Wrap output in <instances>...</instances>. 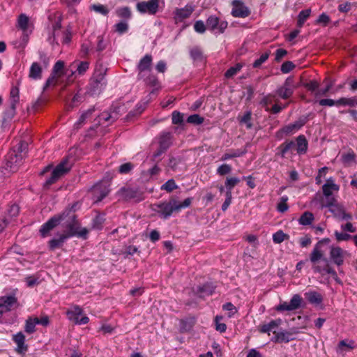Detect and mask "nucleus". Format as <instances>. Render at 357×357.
Returning <instances> with one entry per match:
<instances>
[{"instance_id":"nucleus-1","label":"nucleus","mask_w":357,"mask_h":357,"mask_svg":"<svg viewBox=\"0 0 357 357\" xmlns=\"http://www.w3.org/2000/svg\"><path fill=\"white\" fill-rule=\"evenodd\" d=\"M68 215V218L63 223L67 229L66 233L58 234V237L51 239L48 243L49 249L52 251L61 248L68 238L76 235L84 236L88 232L86 229L78 231L79 225L76 219L75 214L69 213Z\"/></svg>"},{"instance_id":"nucleus-2","label":"nucleus","mask_w":357,"mask_h":357,"mask_svg":"<svg viewBox=\"0 0 357 357\" xmlns=\"http://www.w3.org/2000/svg\"><path fill=\"white\" fill-rule=\"evenodd\" d=\"M72 166L73 162L69 158H63L52 170L51 176L46 180L44 184L45 187H49L68 174Z\"/></svg>"},{"instance_id":"nucleus-3","label":"nucleus","mask_w":357,"mask_h":357,"mask_svg":"<svg viewBox=\"0 0 357 357\" xmlns=\"http://www.w3.org/2000/svg\"><path fill=\"white\" fill-rule=\"evenodd\" d=\"M75 214L73 210V206L70 208L66 209L62 214L58 216H54L50 218L47 222L44 223L40 229V233L43 237H45L48 235L49 232L56 227L61 222H66L68 218V214Z\"/></svg>"},{"instance_id":"nucleus-4","label":"nucleus","mask_w":357,"mask_h":357,"mask_svg":"<svg viewBox=\"0 0 357 357\" xmlns=\"http://www.w3.org/2000/svg\"><path fill=\"white\" fill-rule=\"evenodd\" d=\"M322 206L328 208V211L338 220H349L352 219V215L346 213L344 207L338 204L335 198H328Z\"/></svg>"},{"instance_id":"nucleus-5","label":"nucleus","mask_w":357,"mask_h":357,"mask_svg":"<svg viewBox=\"0 0 357 357\" xmlns=\"http://www.w3.org/2000/svg\"><path fill=\"white\" fill-rule=\"evenodd\" d=\"M153 207V210L160 214L162 218L167 219L172 215L173 212H177L176 199L171 198L168 202L154 204Z\"/></svg>"},{"instance_id":"nucleus-6","label":"nucleus","mask_w":357,"mask_h":357,"mask_svg":"<svg viewBox=\"0 0 357 357\" xmlns=\"http://www.w3.org/2000/svg\"><path fill=\"white\" fill-rule=\"evenodd\" d=\"M106 68L100 67L95 70L91 86L93 93H100L106 85L105 73Z\"/></svg>"},{"instance_id":"nucleus-7","label":"nucleus","mask_w":357,"mask_h":357,"mask_svg":"<svg viewBox=\"0 0 357 357\" xmlns=\"http://www.w3.org/2000/svg\"><path fill=\"white\" fill-rule=\"evenodd\" d=\"M109 186L110 184L108 181H102L93 186L91 192L95 203L101 202L107 196L110 192Z\"/></svg>"},{"instance_id":"nucleus-8","label":"nucleus","mask_w":357,"mask_h":357,"mask_svg":"<svg viewBox=\"0 0 357 357\" xmlns=\"http://www.w3.org/2000/svg\"><path fill=\"white\" fill-rule=\"evenodd\" d=\"M83 314V310L79 305H73L66 311L68 319L77 325H84L89 323V318L84 315L79 319V316Z\"/></svg>"},{"instance_id":"nucleus-9","label":"nucleus","mask_w":357,"mask_h":357,"mask_svg":"<svg viewBox=\"0 0 357 357\" xmlns=\"http://www.w3.org/2000/svg\"><path fill=\"white\" fill-rule=\"evenodd\" d=\"M119 199L123 200L135 199L137 202L142 200V193L137 188L123 186L116 192Z\"/></svg>"},{"instance_id":"nucleus-10","label":"nucleus","mask_w":357,"mask_h":357,"mask_svg":"<svg viewBox=\"0 0 357 357\" xmlns=\"http://www.w3.org/2000/svg\"><path fill=\"white\" fill-rule=\"evenodd\" d=\"M24 155L18 154L16 149H12L8 154L6 159V168L10 172H16L22 164Z\"/></svg>"},{"instance_id":"nucleus-11","label":"nucleus","mask_w":357,"mask_h":357,"mask_svg":"<svg viewBox=\"0 0 357 357\" xmlns=\"http://www.w3.org/2000/svg\"><path fill=\"white\" fill-rule=\"evenodd\" d=\"M302 302L301 296L299 294H294L289 303L287 302L280 303L276 306L275 310L278 312L296 310L301 307Z\"/></svg>"},{"instance_id":"nucleus-12","label":"nucleus","mask_w":357,"mask_h":357,"mask_svg":"<svg viewBox=\"0 0 357 357\" xmlns=\"http://www.w3.org/2000/svg\"><path fill=\"white\" fill-rule=\"evenodd\" d=\"M159 7V0H149L138 2L136 5L137 10L140 13H149V15H155Z\"/></svg>"},{"instance_id":"nucleus-13","label":"nucleus","mask_w":357,"mask_h":357,"mask_svg":"<svg viewBox=\"0 0 357 357\" xmlns=\"http://www.w3.org/2000/svg\"><path fill=\"white\" fill-rule=\"evenodd\" d=\"M307 121V117H301L294 123L289 124L281 128L277 132V135L278 136L280 135L282 137L283 135H289L294 134L295 132L301 129L306 123Z\"/></svg>"},{"instance_id":"nucleus-14","label":"nucleus","mask_w":357,"mask_h":357,"mask_svg":"<svg viewBox=\"0 0 357 357\" xmlns=\"http://www.w3.org/2000/svg\"><path fill=\"white\" fill-rule=\"evenodd\" d=\"M294 93V79L289 77L286 79L282 86L279 87L276 93L282 99H287L290 98Z\"/></svg>"},{"instance_id":"nucleus-15","label":"nucleus","mask_w":357,"mask_h":357,"mask_svg":"<svg viewBox=\"0 0 357 357\" xmlns=\"http://www.w3.org/2000/svg\"><path fill=\"white\" fill-rule=\"evenodd\" d=\"M228 25L226 21H220L219 18L214 15H211L206 20V26L211 31L218 29L219 33H222Z\"/></svg>"},{"instance_id":"nucleus-16","label":"nucleus","mask_w":357,"mask_h":357,"mask_svg":"<svg viewBox=\"0 0 357 357\" xmlns=\"http://www.w3.org/2000/svg\"><path fill=\"white\" fill-rule=\"evenodd\" d=\"M231 15L235 17H246L250 15V10L241 0L232 1Z\"/></svg>"},{"instance_id":"nucleus-17","label":"nucleus","mask_w":357,"mask_h":357,"mask_svg":"<svg viewBox=\"0 0 357 357\" xmlns=\"http://www.w3.org/2000/svg\"><path fill=\"white\" fill-rule=\"evenodd\" d=\"M151 63L152 56L150 54H146L143 58L140 59L137 65L139 79H144V73L149 72L151 70Z\"/></svg>"},{"instance_id":"nucleus-18","label":"nucleus","mask_w":357,"mask_h":357,"mask_svg":"<svg viewBox=\"0 0 357 357\" xmlns=\"http://www.w3.org/2000/svg\"><path fill=\"white\" fill-rule=\"evenodd\" d=\"M17 303V298L14 296H1L0 297V311L3 314L9 312Z\"/></svg>"},{"instance_id":"nucleus-19","label":"nucleus","mask_w":357,"mask_h":357,"mask_svg":"<svg viewBox=\"0 0 357 357\" xmlns=\"http://www.w3.org/2000/svg\"><path fill=\"white\" fill-rule=\"evenodd\" d=\"M193 11L194 7L190 4L182 8H176L174 11V20L176 22H181L190 17Z\"/></svg>"},{"instance_id":"nucleus-20","label":"nucleus","mask_w":357,"mask_h":357,"mask_svg":"<svg viewBox=\"0 0 357 357\" xmlns=\"http://www.w3.org/2000/svg\"><path fill=\"white\" fill-rule=\"evenodd\" d=\"M296 144L294 141H285L278 147V152L281 158H285L289 154H293V150L295 149Z\"/></svg>"},{"instance_id":"nucleus-21","label":"nucleus","mask_w":357,"mask_h":357,"mask_svg":"<svg viewBox=\"0 0 357 357\" xmlns=\"http://www.w3.org/2000/svg\"><path fill=\"white\" fill-rule=\"evenodd\" d=\"M344 252L340 247H332L330 252V257L334 264L341 266L344 263Z\"/></svg>"},{"instance_id":"nucleus-22","label":"nucleus","mask_w":357,"mask_h":357,"mask_svg":"<svg viewBox=\"0 0 357 357\" xmlns=\"http://www.w3.org/2000/svg\"><path fill=\"white\" fill-rule=\"evenodd\" d=\"M324 195L326 197V201L328 198H333L331 197L333 191H338L339 186L335 183L333 178L327 179L326 183L322 186Z\"/></svg>"},{"instance_id":"nucleus-23","label":"nucleus","mask_w":357,"mask_h":357,"mask_svg":"<svg viewBox=\"0 0 357 357\" xmlns=\"http://www.w3.org/2000/svg\"><path fill=\"white\" fill-rule=\"evenodd\" d=\"M13 340L17 344L16 351L22 354L27 351L28 347L24 344L25 336L22 332H19L13 335Z\"/></svg>"},{"instance_id":"nucleus-24","label":"nucleus","mask_w":357,"mask_h":357,"mask_svg":"<svg viewBox=\"0 0 357 357\" xmlns=\"http://www.w3.org/2000/svg\"><path fill=\"white\" fill-rule=\"evenodd\" d=\"M20 211V208L16 204H13L9 206L7 210V215L2 220L3 225L0 223V231L3 229V228L8 224L10 220L12 218L16 217Z\"/></svg>"},{"instance_id":"nucleus-25","label":"nucleus","mask_w":357,"mask_h":357,"mask_svg":"<svg viewBox=\"0 0 357 357\" xmlns=\"http://www.w3.org/2000/svg\"><path fill=\"white\" fill-rule=\"evenodd\" d=\"M281 323L282 320L280 319L272 320L268 324L261 325L259 331L261 333L269 334L270 332H273L274 334H276L275 329L278 328Z\"/></svg>"},{"instance_id":"nucleus-26","label":"nucleus","mask_w":357,"mask_h":357,"mask_svg":"<svg viewBox=\"0 0 357 357\" xmlns=\"http://www.w3.org/2000/svg\"><path fill=\"white\" fill-rule=\"evenodd\" d=\"M304 295L305 298L312 305H319L323 302V296L316 291H308Z\"/></svg>"},{"instance_id":"nucleus-27","label":"nucleus","mask_w":357,"mask_h":357,"mask_svg":"<svg viewBox=\"0 0 357 357\" xmlns=\"http://www.w3.org/2000/svg\"><path fill=\"white\" fill-rule=\"evenodd\" d=\"M296 146L297 153L299 155H302L306 153L307 150L308 143L303 135H301L296 137Z\"/></svg>"},{"instance_id":"nucleus-28","label":"nucleus","mask_w":357,"mask_h":357,"mask_svg":"<svg viewBox=\"0 0 357 357\" xmlns=\"http://www.w3.org/2000/svg\"><path fill=\"white\" fill-rule=\"evenodd\" d=\"M215 290V287L211 283H206L197 287L196 294L199 297H204L211 295Z\"/></svg>"},{"instance_id":"nucleus-29","label":"nucleus","mask_w":357,"mask_h":357,"mask_svg":"<svg viewBox=\"0 0 357 357\" xmlns=\"http://www.w3.org/2000/svg\"><path fill=\"white\" fill-rule=\"evenodd\" d=\"M29 77L33 79H40L42 77V68L37 63L33 62L29 70Z\"/></svg>"},{"instance_id":"nucleus-30","label":"nucleus","mask_w":357,"mask_h":357,"mask_svg":"<svg viewBox=\"0 0 357 357\" xmlns=\"http://www.w3.org/2000/svg\"><path fill=\"white\" fill-rule=\"evenodd\" d=\"M159 146L163 150H167L172 144V135L170 132H162L159 137Z\"/></svg>"},{"instance_id":"nucleus-31","label":"nucleus","mask_w":357,"mask_h":357,"mask_svg":"<svg viewBox=\"0 0 357 357\" xmlns=\"http://www.w3.org/2000/svg\"><path fill=\"white\" fill-rule=\"evenodd\" d=\"M323 252L321 250L320 243H317L312 251L310 259L312 263L314 264H317V262L323 259Z\"/></svg>"},{"instance_id":"nucleus-32","label":"nucleus","mask_w":357,"mask_h":357,"mask_svg":"<svg viewBox=\"0 0 357 357\" xmlns=\"http://www.w3.org/2000/svg\"><path fill=\"white\" fill-rule=\"evenodd\" d=\"M93 112L94 109L91 108L82 113L78 121L75 123V128L79 129L85 123L86 120L91 116Z\"/></svg>"},{"instance_id":"nucleus-33","label":"nucleus","mask_w":357,"mask_h":357,"mask_svg":"<svg viewBox=\"0 0 357 357\" xmlns=\"http://www.w3.org/2000/svg\"><path fill=\"white\" fill-rule=\"evenodd\" d=\"M245 153V151H242L239 149L237 150H229L228 152L224 153L221 157L222 161L228 160L229 159L242 156Z\"/></svg>"},{"instance_id":"nucleus-34","label":"nucleus","mask_w":357,"mask_h":357,"mask_svg":"<svg viewBox=\"0 0 357 357\" xmlns=\"http://www.w3.org/2000/svg\"><path fill=\"white\" fill-rule=\"evenodd\" d=\"M36 325L37 321L35 320V317H29L25 322L24 331L29 334L33 333L36 331Z\"/></svg>"},{"instance_id":"nucleus-35","label":"nucleus","mask_w":357,"mask_h":357,"mask_svg":"<svg viewBox=\"0 0 357 357\" xmlns=\"http://www.w3.org/2000/svg\"><path fill=\"white\" fill-rule=\"evenodd\" d=\"M343 105V106H350L354 107L357 105V98H341L337 100V106Z\"/></svg>"},{"instance_id":"nucleus-36","label":"nucleus","mask_w":357,"mask_h":357,"mask_svg":"<svg viewBox=\"0 0 357 357\" xmlns=\"http://www.w3.org/2000/svg\"><path fill=\"white\" fill-rule=\"evenodd\" d=\"M311 9L301 10L298 16V26L302 27L306 20L310 17Z\"/></svg>"},{"instance_id":"nucleus-37","label":"nucleus","mask_w":357,"mask_h":357,"mask_svg":"<svg viewBox=\"0 0 357 357\" xmlns=\"http://www.w3.org/2000/svg\"><path fill=\"white\" fill-rule=\"evenodd\" d=\"M314 220L313 214L310 212H305L299 218V223L302 225H309Z\"/></svg>"},{"instance_id":"nucleus-38","label":"nucleus","mask_w":357,"mask_h":357,"mask_svg":"<svg viewBox=\"0 0 357 357\" xmlns=\"http://www.w3.org/2000/svg\"><path fill=\"white\" fill-rule=\"evenodd\" d=\"M72 66H74L75 68H77V72L79 75H83L89 69V63L88 61H81L76 64V63L74 62L72 63Z\"/></svg>"},{"instance_id":"nucleus-39","label":"nucleus","mask_w":357,"mask_h":357,"mask_svg":"<svg viewBox=\"0 0 357 357\" xmlns=\"http://www.w3.org/2000/svg\"><path fill=\"white\" fill-rule=\"evenodd\" d=\"M239 182L240 179L238 177H227L225 182L226 190H232Z\"/></svg>"},{"instance_id":"nucleus-40","label":"nucleus","mask_w":357,"mask_h":357,"mask_svg":"<svg viewBox=\"0 0 357 357\" xmlns=\"http://www.w3.org/2000/svg\"><path fill=\"white\" fill-rule=\"evenodd\" d=\"M19 102V89L14 86L11 89L10 93V104L17 105Z\"/></svg>"},{"instance_id":"nucleus-41","label":"nucleus","mask_w":357,"mask_h":357,"mask_svg":"<svg viewBox=\"0 0 357 357\" xmlns=\"http://www.w3.org/2000/svg\"><path fill=\"white\" fill-rule=\"evenodd\" d=\"M288 238L289 236L284 234L282 230L278 231L273 235V241L275 243H280Z\"/></svg>"},{"instance_id":"nucleus-42","label":"nucleus","mask_w":357,"mask_h":357,"mask_svg":"<svg viewBox=\"0 0 357 357\" xmlns=\"http://www.w3.org/2000/svg\"><path fill=\"white\" fill-rule=\"evenodd\" d=\"M232 170L231 166L228 164H222L218 167L216 170L217 174L220 176H225L231 173Z\"/></svg>"},{"instance_id":"nucleus-43","label":"nucleus","mask_w":357,"mask_h":357,"mask_svg":"<svg viewBox=\"0 0 357 357\" xmlns=\"http://www.w3.org/2000/svg\"><path fill=\"white\" fill-rule=\"evenodd\" d=\"M63 68H64V62L62 61H58L54 64L52 73H53L58 77H61L63 75Z\"/></svg>"},{"instance_id":"nucleus-44","label":"nucleus","mask_w":357,"mask_h":357,"mask_svg":"<svg viewBox=\"0 0 357 357\" xmlns=\"http://www.w3.org/2000/svg\"><path fill=\"white\" fill-rule=\"evenodd\" d=\"M242 65L241 63H237L234 66L229 68L225 73V76L227 78H231L234 75H235L238 72L241 70L242 68Z\"/></svg>"},{"instance_id":"nucleus-45","label":"nucleus","mask_w":357,"mask_h":357,"mask_svg":"<svg viewBox=\"0 0 357 357\" xmlns=\"http://www.w3.org/2000/svg\"><path fill=\"white\" fill-rule=\"evenodd\" d=\"M177 188L178 185L176 184L174 179L168 180L161 186V190H166L167 192H169Z\"/></svg>"},{"instance_id":"nucleus-46","label":"nucleus","mask_w":357,"mask_h":357,"mask_svg":"<svg viewBox=\"0 0 357 357\" xmlns=\"http://www.w3.org/2000/svg\"><path fill=\"white\" fill-rule=\"evenodd\" d=\"M289 198L287 196L284 195L280 198V202L278 204L277 209L280 213H284L288 210V206L287 204V202Z\"/></svg>"},{"instance_id":"nucleus-47","label":"nucleus","mask_w":357,"mask_h":357,"mask_svg":"<svg viewBox=\"0 0 357 357\" xmlns=\"http://www.w3.org/2000/svg\"><path fill=\"white\" fill-rule=\"evenodd\" d=\"M270 55L269 52H266L264 54H262L259 59L255 60V61L253 63L252 66L255 68H259L264 62L267 61Z\"/></svg>"},{"instance_id":"nucleus-48","label":"nucleus","mask_w":357,"mask_h":357,"mask_svg":"<svg viewBox=\"0 0 357 357\" xmlns=\"http://www.w3.org/2000/svg\"><path fill=\"white\" fill-rule=\"evenodd\" d=\"M91 9L102 15H107L109 13L108 8L102 4H93L91 6Z\"/></svg>"},{"instance_id":"nucleus-49","label":"nucleus","mask_w":357,"mask_h":357,"mask_svg":"<svg viewBox=\"0 0 357 357\" xmlns=\"http://www.w3.org/2000/svg\"><path fill=\"white\" fill-rule=\"evenodd\" d=\"M291 335V334L289 332L282 331L276 333L275 337L278 341L288 342L292 340Z\"/></svg>"},{"instance_id":"nucleus-50","label":"nucleus","mask_w":357,"mask_h":357,"mask_svg":"<svg viewBox=\"0 0 357 357\" xmlns=\"http://www.w3.org/2000/svg\"><path fill=\"white\" fill-rule=\"evenodd\" d=\"M27 148L28 144L26 142H20L13 149H16L18 154H22L24 157L27 152Z\"/></svg>"},{"instance_id":"nucleus-51","label":"nucleus","mask_w":357,"mask_h":357,"mask_svg":"<svg viewBox=\"0 0 357 357\" xmlns=\"http://www.w3.org/2000/svg\"><path fill=\"white\" fill-rule=\"evenodd\" d=\"M204 121V118L199 114H192L188 117L187 122L195 125H199Z\"/></svg>"},{"instance_id":"nucleus-52","label":"nucleus","mask_w":357,"mask_h":357,"mask_svg":"<svg viewBox=\"0 0 357 357\" xmlns=\"http://www.w3.org/2000/svg\"><path fill=\"white\" fill-rule=\"evenodd\" d=\"M251 116L252 112L250 111H248L245 113L241 119V122L245 123L247 128L248 129H250L252 127V124L251 123Z\"/></svg>"},{"instance_id":"nucleus-53","label":"nucleus","mask_w":357,"mask_h":357,"mask_svg":"<svg viewBox=\"0 0 357 357\" xmlns=\"http://www.w3.org/2000/svg\"><path fill=\"white\" fill-rule=\"evenodd\" d=\"M29 23V18L24 14H21L18 19V25L24 31L26 30Z\"/></svg>"},{"instance_id":"nucleus-54","label":"nucleus","mask_w":357,"mask_h":357,"mask_svg":"<svg viewBox=\"0 0 357 357\" xmlns=\"http://www.w3.org/2000/svg\"><path fill=\"white\" fill-rule=\"evenodd\" d=\"M192 202V197L186 198L183 202H178L176 200V209L177 212H179L181 209L188 208L190 206Z\"/></svg>"},{"instance_id":"nucleus-55","label":"nucleus","mask_w":357,"mask_h":357,"mask_svg":"<svg viewBox=\"0 0 357 357\" xmlns=\"http://www.w3.org/2000/svg\"><path fill=\"white\" fill-rule=\"evenodd\" d=\"M115 30L120 34H123L128 31V24L126 22H120L115 25Z\"/></svg>"},{"instance_id":"nucleus-56","label":"nucleus","mask_w":357,"mask_h":357,"mask_svg":"<svg viewBox=\"0 0 357 357\" xmlns=\"http://www.w3.org/2000/svg\"><path fill=\"white\" fill-rule=\"evenodd\" d=\"M116 13L119 17L123 18H130L131 16V12L128 7L120 8L116 10Z\"/></svg>"},{"instance_id":"nucleus-57","label":"nucleus","mask_w":357,"mask_h":357,"mask_svg":"<svg viewBox=\"0 0 357 357\" xmlns=\"http://www.w3.org/2000/svg\"><path fill=\"white\" fill-rule=\"evenodd\" d=\"M206 24H205L202 20H197L194 24V29L199 33H204L206 31Z\"/></svg>"},{"instance_id":"nucleus-58","label":"nucleus","mask_w":357,"mask_h":357,"mask_svg":"<svg viewBox=\"0 0 357 357\" xmlns=\"http://www.w3.org/2000/svg\"><path fill=\"white\" fill-rule=\"evenodd\" d=\"M295 68V65L291 61H285L281 66V71L283 73H288Z\"/></svg>"},{"instance_id":"nucleus-59","label":"nucleus","mask_w":357,"mask_h":357,"mask_svg":"<svg viewBox=\"0 0 357 357\" xmlns=\"http://www.w3.org/2000/svg\"><path fill=\"white\" fill-rule=\"evenodd\" d=\"M61 27V22L58 21L55 22V24L53 25V36L52 38L50 37L49 38L51 43L54 42L56 37L59 36V33Z\"/></svg>"},{"instance_id":"nucleus-60","label":"nucleus","mask_w":357,"mask_h":357,"mask_svg":"<svg viewBox=\"0 0 357 357\" xmlns=\"http://www.w3.org/2000/svg\"><path fill=\"white\" fill-rule=\"evenodd\" d=\"M16 105H10V107L4 112V119L7 120L11 119L15 114Z\"/></svg>"},{"instance_id":"nucleus-61","label":"nucleus","mask_w":357,"mask_h":357,"mask_svg":"<svg viewBox=\"0 0 357 357\" xmlns=\"http://www.w3.org/2000/svg\"><path fill=\"white\" fill-rule=\"evenodd\" d=\"M222 319V317L216 316L215 319V329L220 333H224L226 331L227 326L225 324L220 323L219 321L221 320Z\"/></svg>"},{"instance_id":"nucleus-62","label":"nucleus","mask_w":357,"mask_h":357,"mask_svg":"<svg viewBox=\"0 0 357 357\" xmlns=\"http://www.w3.org/2000/svg\"><path fill=\"white\" fill-rule=\"evenodd\" d=\"M190 56L194 60H202L203 57L202 52L198 47H195L190 50Z\"/></svg>"},{"instance_id":"nucleus-63","label":"nucleus","mask_w":357,"mask_h":357,"mask_svg":"<svg viewBox=\"0 0 357 357\" xmlns=\"http://www.w3.org/2000/svg\"><path fill=\"white\" fill-rule=\"evenodd\" d=\"M330 17L324 13L319 16L316 23L322 24L323 26H326L330 22Z\"/></svg>"},{"instance_id":"nucleus-64","label":"nucleus","mask_w":357,"mask_h":357,"mask_svg":"<svg viewBox=\"0 0 357 357\" xmlns=\"http://www.w3.org/2000/svg\"><path fill=\"white\" fill-rule=\"evenodd\" d=\"M132 168L133 165L132 163L126 162L119 167V171L121 174H128L132 169Z\"/></svg>"}]
</instances>
